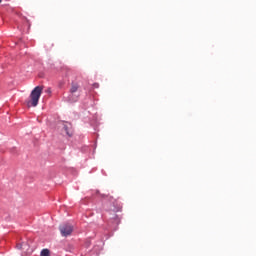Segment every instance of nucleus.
Masks as SVG:
<instances>
[{"label": "nucleus", "mask_w": 256, "mask_h": 256, "mask_svg": "<svg viewBox=\"0 0 256 256\" xmlns=\"http://www.w3.org/2000/svg\"><path fill=\"white\" fill-rule=\"evenodd\" d=\"M64 131L68 137H73V131H71L67 125H64Z\"/></svg>", "instance_id": "obj_4"}, {"label": "nucleus", "mask_w": 256, "mask_h": 256, "mask_svg": "<svg viewBox=\"0 0 256 256\" xmlns=\"http://www.w3.org/2000/svg\"><path fill=\"white\" fill-rule=\"evenodd\" d=\"M59 231L62 237H69L73 233V225L69 223H64L59 226Z\"/></svg>", "instance_id": "obj_2"}, {"label": "nucleus", "mask_w": 256, "mask_h": 256, "mask_svg": "<svg viewBox=\"0 0 256 256\" xmlns=\"http://www.w3.org/2000/svg\"><path fill=\"white\" fill-rule=\"evenodd\" d=\"M40 256H51V252L49 251V249H43L40 252Z\"/></svg>", "instance_id": "obj_5"}, {"label": "nucleus", "mask_w": 256, "mask_h": 256, "mask_svg": "<svg viewBox=\"0 0 256 256\" xmlns=\"http://www.w3.org/2000/svg\"><path fill=\"white\" fill-rule=\"evenodd\" d=\"M77 91H79V84L72 83L70 93L73 95L74 93H77Z\"/></svg>", "instance_id": "obj_3"}, {"label": "nucleus", "mask_w": 256, "mask_h": 256, "mask_svg": "<svg viewBox=\"0 0 256 256\" xmlns=\"http://www.w3.org/2000/svg\"><path fill=\"white\" fill-rule=\"evenodd\" d=\"M0 3H1V0H0Z\"/></svg>", "instance_id": "obj_6"}, {"label": "nucleus", "mask_w": 256, "mask_h": 256, "mask_svg": "<svg viewBox=\"0 0 256 256\" xmlns=\"http://www.w3.org/2000/svg\"><path fill=\"white\" fill-rule=\"evenodd\" d=\"M42 93L43 86H36L30 94V100L26 102L27 107H37V105H39V99H41Z\"/></svg>", "instance_id": "obj_1"}]
</instances>
